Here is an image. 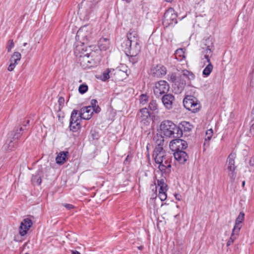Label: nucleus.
Wrapping results in <instances>:
<instances>
[{
	"instance_id": "35",
	"label": "nucleus",
	"mask_w": 254,
	"mask_h": 254,
	"mask_svg": "<svg viewBox=\"0 0 254 254\" xmlns=\"http://www.w3.org/2000/svg\"><path fill=\"white\" fill-rule=\"evenodd\" d=\"M31 181L34 184L40 185L42 182V179L38 175L33 176Z\"/></svg>"
},
{
	"instance_id": "21",
	"label": "nucleus",
	"mask_w": 254,
	"mask_h": 254,
	"mask_svg": "<svg viewBox=\"0 0 254 254\" xmlns=\"http://www.w3.org/2000/svg\"><path fill=\"white\" fill-rule=\"evenodd\" d=\"M152 74L156 77H160L167 73L166 67L162 65H157L152 69Z\"/></svg>"
},
{
	"instance_id": "34",
	"label": "nucleus",
	"mask_w": 254,
	"mask_h": 254,
	"mask_svg": "<svg viewBox=\"0 0 254 254\" xmlns=\"http://www.w3.org/2000/svg\"><path fill=\"white\" fill-rule=\"evenodd\" d=\"M238 235L239 232H236L233 230L231 237L229 240L228 241L227 245L228 246L231 245L234 242V240L237 239V237L238 236Z\"/></svg>"
},
{
	"instance_id": "39",
	"label": "nucleus",
	"mask_w": 254,
	"mask_h": 254,
	"mask_svg": "<svg viewBox=\"0 0 254 254\" xmlns=\"http://www.w3.org/2000/svg\"><path fill=\"white\" fill-rule=\"evenodd\" d=\"M140 103L144 105L146 104L148 101V97L146 94H141L140 96Z\"/></svg>"
},
{
	"instance_id": "38",
	"label": "nucleus",
	"mask_w": 254,
	"mask_h": 254,
	"mask_svg": "<svg viewBox=\"0 0 254 254\" xmlns=\"http://www.w3.org/2000/svg\"><path fill=\"white\" fill-rule=\"evenodd\" d=\"M14 44L13 40H10L8 41L6 46V49L8 52H10L11 49L14 47Z\"/></svg>"
},
{
	"instance_id": "58",
	"label": "nucleus",
	"mask_w": 254,
	"mask_h": 254,
	"mask_svg": "<svg viewBox=\"0 0 254 254\" xmlns=\"http://www.w3.org/2000/svg\"><path fill=\"white\" fill-rule=\"evenodd\" d=\"M138 249L139 250H141L142 249V246H139L138 247Z\"/></svg>"
},
{
	"instance_id": "15",
	"label": "nucleus",
	"mask_w": 254,
	"mask_h": 254,
	"mask_svg": "<svg viewBox=\"0 0 254 254\" xmlns=\"http://www.w3.org/2000/svg\"><path fill=\"white\" fill-rule=\"evenodd\" d=\"M87 43H83L77 40L74 50V54L76 57L79 56L80 55H83L86 53H89L92 51L91 49V47H89L88 49L87 47L85 46V45Z\"/></svg>"
},
{
	"instance_id": "6",
	"label": "nucleus",
	"mask_w": 254,
	"mask_h": 254,
	"mask_svg": "<svg viewBox=\"0 0 254 254\" xmlns=\"http://www.w3.org/2000/svg\"><path fill=\"white\" fill-rule=\"evenodd\" d=\"M184 77L188 78L190 80H192L194 78V75L193 73L188 70H183L181 72V74L178 76V78L176 81H175V86L177 87V92L181 93L184 89L186 81L184 79Z\"/></svg>"
},
{
	"instance_id": "18",
	"label": "nucleus",
	"mask_w": 254,
	"mask_h": 254,
	"mask_svg": "<svg viewBox=\"0 0 254 254\" xmlns=\"http://www.w3.org/2000/svg\"><path fill=\"white\" fill-rule=\"evenodd\" d=\"M121 71L119 68L114 69H108L105 72H103L101 79L103 81H106L110 78H115L117 79V78L115 76L116 74H118Z\"/></svg>"
},
{
	"instance_id": "40",
	"label": "nucleus",
	"mask_w": 254,
	"mask_h": 254,
	"mask_svg": "<svg viewBox=\"0 0 254 254\" xmlns=\"http://www.w3.org/2000/svg\"><path fill=\"white\" fill-rule=\"evenodd\" d=\"M158 196L161 201H164L167 198L166 192H160V193H158Z\"/></svg>"
},
{
	"instance_id": "45",
	"label": "nucleus",
	"mask_w": 254,
	"mask_h": 254,
	"mask_svg": "<svg viewBox=\"0 0 254 254\" xmlns=\"http://www.w3.org/2000/svg\"><path fill=\"white\" fill-rule=\"evenodd\" d=\"M118 68H119L121 69V71L118 74H120L121 72H126L127 71V67L125 65H122L121 67H118Z\"/></svg>"
},
{
	"instance_id": "49",
	"label": "nucleus",
	"mask_w": 254,
	"mask_h": 254,
	"mask_svg": "<svg viewBox=\"0 0 254 254\" xmlns=\"http://www.w3.org/2000/svg\"><path fill=\"white\" fill-rule=\"evenodd\" d=\"M97 103V101H96V100L95 99H92L91 100V107H93L94 106H97L96 105V104Z\"/></svg>"
},
{
	"instance_id": "9",
	"label": "nucleus",
	"mask_w": 254,
	"mask_h": 254,
	"mask_svg": "<svg viewBox=\"0 0 254 254\" xmlns=\"http://www.w3.org/2000/svg\"><path fill=\"white\" fill-rule=\"evenodd\" d=\"M235 158L236 155L231 153L228 156L226 163L227 172L232 182L234 181L236 177L235 172L236 167L235 165Z\"/></svg>"
},
{
	"instance_id": "12",
	"label": "nucleus",
	"mask_w": 254,
	"mask_h": 254,
	"mask_svg": "<svg viewBox=\"0 0 254 254\" xmlns=\"http://www.w3.org/2000/svg\"><path fill=\"white\" fill-rule=\"evenodd\" d=\"M78 111L73 110L71 114L70 120V129L74 132L80 128V122L81 119L77 116Z\"/></svg>"
},
{
	"instance_id": "2",
	"label": "nucleus",
	"mask_w": 254,
	"mask_h": 254,
	"mask_svg": "<svg viewBox=\"0 0 254 254\" xmlns=\"http://www.w3.org/2000/svg\"><path fill=\"white\" fill-rule=\"evenodd\" d=\"M155 162L159 164L158 168L165 174H169L171 171V157L166 153L165 151H162L161 149L158 148L153 154Z\"/></svg>"
},
{
	"instance_id": "46",
	"label": "nucleus",
	"mask_w": 254,
	"mask_h": 254,
	"mask_svg": "<svg viewBox=\"0 0 254 254\" xmlns=\"http://www.w3.org/2000/svg\"><path fill=\"white\" fill-rule=\"evenodd\" d=\"M63 205L68 210H70L74 208V206L70 204H64Z\"/></svg>"
},
{
	"instance_id": "17",
	"label": "nucleus",
	"mask_w": 254,
	"mask_h": 254,
	"mask_svg": "<svg viewBox=\"0 0 254 254\" xmlns=\"http://www.w3.org/2000/svg\"><path fill=\"white\" fill-rule=\"evenodd\" d=\"M32 225V221L29 218L22 220L19 228V234L21 237H24Z\"/></svg>"
},
{
	"instance_id": "29",
	"label": "nucleus",
	"mask_w": 254,
	"mask_h": 254,
	"mask_svg": "<svg viewBox=\"0 0 254 254\" xmlns=\"http://www.w3.org/2000/svg\"><path fill=\"white\" fill-rule=\"evenodd\" d=\"M21 58V55L20 53L18 52H14L11 57L9 62H11L12 63H15L17 64L18 62L20 61Z\"/></svg>"
},
{
	"instance_id": "54",
	"label": "nucleus",
	"mask_w": 254,
	"mask_h": 254,
	"mask_svg": "<svg viewBox=\"0 0 254 254\" xmlns=\"http://www.w3.org/2000/svg\"><path fill=\"white\" fill-rule=\"evenodd\" d=\"M167 2H171L172 1H173L174 0H165Z\"/></svg>"
},
{
	"instance_id": "55",
	"label": "nucleus",
	"mask_w": 254,
	"mask_h": 254,
	"mask_svg": "<svg viewBox=\"0 0 254 254\" xmlns=\"http://www.w3.org/2000/svg\"><path fill=\"white\" fill-rule=\"evenodd\" d=\"M253 129H254V125H253L252 126V127H251V129H250L251 131H252V130Z\"/></svg>"
},
{
	"instance_id": "47",
	"label": "nucleus",
	"mask_w": 254,
	"mask_h": 254,
	"mask_svg": "<svg viewBox=\"0 0 254 254\" xmlns=\"http://www.w3.org/2000/svg\"><path fill=\"white\" fill-rule=\"evenodd\" d=\"M58 102L60 106H63L64 102V99L62 97H60L58 100Z\"/></svg>"
},
{
	"instance_id": "3",
	"label": "nucleus",
	"mask_w": 254,
	"mask_h": 254,
	"mask_svg": "<svg viewBox=\"0 0 254 254\" xmlns=\"http://www.w3.org/2000/svg\"><path fill=\"white\" fill-rule=\"evenodd\" d=\"M78 57L81 66L84 68L96 66L101 60L100 54L95 51L86 53L83 55H80Z\"/></svg>"
},
{
	"instance_id": "51",
	"label": "nucleus",
	"mask_w": 254,
	"mask_h": 254,
	"mask_svg": "<svg viewBox=\"0 0 254 254\" xmlns=\"http://www.w3.org/2000/svg\"><path fill=\"white\" fill-rule=\"evenodd\" d=\"M251 116L253 119H254V107L253 108L252 113H251Z\"/></svg>"
},
{
	"instance_id": "19",
	"label": "nucleus",
	"mask_w": 254,
	"mask_h": 254,
	"mask_svg": "<svg viewBox=\"0 0 254 254\" xmlns=\"http://www.w3.org/2000/svg\"><path fill=\"white\" fill-rule=\"evenodd\" d=\"M93 111L91 106L82 108L79 112V117L81 119L89 120L92 116Z\"/></svg>"
},
{
	"instance_id": "36",
	"label": "nucleus",
	"mask_w": 254,
	"mask_h": 254,
	"mask_svg": "<svg viewBox=\"0 0 254 254\" xmlns=\"http://www.w3.org/2000/svg\"><path fill=\"white\" fill-rule=\"evenodd\" d=\"M149 108L151 110L155 111L157 109V104L156 101L152 100L150 102L149 104Z\"/></svg>"
},
{
	"instance_id": "22",
	"label": "nucleus",
	"mask_w": 254,
	"mask_h": 254,
	"mask_svg": "<svg viewBox=\"0 0 254 254\" xmlns=\"http://www.w3.org/2000/svg\"><path fill=\"white\" fill-rule=\"evenodd\" d=\"M244 213L241 212L236 219L235 226L233 229L234 231L239 233L240 230L242 226V224L244 220Z\"/></svg>"
},
{
	"instance_id": "30",
	"label": "nucleus",
	"mask_w": 254,
	"mask_h": 254,
	"mask_svg": "<svg viewBox=\"0 0 254 254\" xmlns=\"http://www.w3.org/2000/svg\"><path fill=\"white\" fill-rule=\"evenodd\" d=\"M208 63V64L206 65V66L205 67V68L203 70V75L205 76H208L209 75L210 73L212 72L213 66L211 64L210 61L209 62H207Z\"/></svg>"
},
{
	"instance_id": "42",
	"label": "nucleus",
	"mask_w": 254,
	"mask_h": 254,
	"mask_svg": "<svg viewBox=\"0 0 254 254\" xmlns=\"http://www.w3.org/2000/svg\"><path fill=\"white\" fill-rule=\"evenodd\" d=\"M16 65H17V64L12 63V62H10V64L8 67L7 70L9 71H12L15 68Z\"/></svg>"
},
{
	"instance_id": "52",
	"label": "nucleus",
	"mask_w": 254,
	"mask_h": 254,
	"mask_svg": "<svg viewBox=\"0 0 254 254\" xmlns=\"http://www.w3.org/2000/svg\"><path fill=\"white\" fill-rule=\"evenodd\" d=\"M72 254H80L79 252L76 251H71Z\"/></svg>"
},
{
	"instance_id": "24",
	"label": "nucleus",
	"mask_w": 254,
	"mask_h": 254,
	"mask_svg": "<svg viewBox=\"0 0 254 254\" xmlns=\"http://www.w3.org/2000/svg\"><path fill=\"white\" fill-rule=\"evenodd\" d=\"M154 140L156 144L154 151H155L158 148L161 149L162 151H165L163 149L164 137L162 135L157 134L154 137Z\"/></svg>"
},
{
	"instance_id": "43",
	"label": "nucleus",
	"mask_w": 254,
	"mask_h": 254,
	"mask_svg": "<svg viewBox=\"0 0 254 254\" xmlns=\"http://www.w3.org/2000/svg\"><path fill=\"white\" fill-rule=\"evenodd\" d=\"M92 108L93 113L94 112L96 113H98L100 112L101 109L98 105L94 106H93V107H92Z\"/></svg>"
},
{
	"instance_id": "44",
	"label": "nucleus",
	"mask_w": 254,
	"mask_h": 254,
	"mask_svg": "<svg viewBox=\"0 0 254 254\" xmlns=\"http://www.w3.org/2000/svg\"><path fill=\"white\" fill-rule=\"evenodd\" d=\"M91 135L93 139H97L98 137V133L95 130L91 131Z\"/></svg>"
},
{
	"instance_id": "11",
	"label": "nucleus",
	"mask_w": 254,
	"mask_h": 254,
	"mask_svg": "<svg viewBox=\"0 0 254 254\" xmlns=\"http://www.w3.org/2000/svg\"><path fill=\"white\" fill-rule=\"evenodd\" d=\"M162 22L164 26L166 27L174 25L177 23V14L173 8H171L166 10L164 13Z\"/></svg>"
},
{
	"instance_id": "31",
	"label": "nucleus",
	"mask_w": 254,
	"mask_h": 254,
	"mask_svg": "<svg viewBox=\"0 0 254 254\" xmlns=\"http://www.w3.org/2000/svg\"><path fill=\"white\" fill-rule=\"evenodd\" d=\"M175 56L176 59L180 61H181L183 59H185L186 57L185 49H179L177 50L175 52Z\"/></svg>"
},
{
	"instance_id": "50",
	"label": "nucleus",
	"mask_w": 254,
	"mask_h": 254,
	"mask_svg": "<svg viewBox=\"0 0 254 254\" xmlns=\"http://www.w3.org/2000/svg\"><path fill=\"white\" fill-rule=\"evenodd\" d=\"M23 240V239H20L19 238V236H15L14 237V240L17 242H21Z\"/></svg>"
},
{
	"instance_id": "25",
	"label": "nucleus",
	"mask_w": 254,
	"mask_h": 254,
	"mask_svg": "<svg viewBox=\"0 0 254 254\" xmlns=\"http://www.w3.org/2000/svg\"><path fill=\"white\" fill-rule=\"evenodd\" d=\"M68 155L67 151L60 152L56 158V163L60 165L64 164L66 161Z\"/></svg>"
},
{
	"instance_id": "53",
	"label": "nucleus",
	"mask_w": 254,
	"mask_h": 254,
	"mask_svg": "<svg viewBox=\"0 0 254 254\" xmlns=\"http://www.w3.org/2000/svg\"><path fill=\"white\" fill-rule=\"evenodd\" d=\"M133 57H131V58L129 60L130 61H132V62L133 63V64L135 63L136 62V61H134L133 58Z\"/></svg>"
},
{
	"instance_id": "23",
	"label": "nucleus",
	"mask_w": 254,
	"mask_h": 254,
	"mask_svg": "<svg viewBox=\"0 0 254 254\" xmlns=\"http://www.w3.org/2000/svg\"><path fill=\"white\" fill-rule=\"evenodd\" d=\"M175 158L181 163H184L188 159L187 154L183 151H176L174 153Z\"/></svg>"
},
{
	"instance_id": "5",
	"label": "nucleus",
	"mask_w": 254,
	"mask_h": 254,
	"mask_svg": "<svg viewBox=\"0 0 254 254\" xmlns=\"http://www.w3.org/2000/svg\"><path fill=\"white\" fill-rule=\"evenodd\" d=\"M100 0H84L81 2V6L85 10V18L88 20L93 18L96 14L97 3Z\"/></svg>"
},
{
	"instance_id": "60",
	"label": "nucleus",
	"mask_w": 254,
	"mask_h": 254,
	"mask_svg": "<svg viewBox=\"0 0 254 254\" xmlns=\"http://www.w3.org/2000/svg\"><path fill=\"white\" fill-rule=\"evenodd\" d=\"M245 182L243 181V183H242V186L244 187L245 186Z\"/></svg>"
},
{
	"instance_id": "1",
	"label": "nucleus",
	"mask_w": 254,
	"mask_h": 254,
	"mask_svg": "<svg viewBox=\"0 0 254 254\" xmlns=\"http://www.w3.org/2000/svg\"><path fill=\"white\" fill-rule=\"evenodd\" d=\"M127 37L122 44V47L127 55L135 57L140 51L138 35L135 31H132L127 33Z\"/></svg>"
},
{
	"instance_id": "20",
	"label": "nucleus",
	"mask_w": 254,
	"mask_h": 254,
	"mask_svg": "<svg viewBox=\"0 0 254 254\" xmlns=\"http://www.w3.org/2000/svg\"><path fill=\"white\" fill-rule=\"evenodd\" d=\"M175 100L174 96L170 94L164 95L162 98V101L165 108L167 109H171Z\"/></svg>"
},
{
	"instance_id": "28",
	"label": "nucleus",
	"mask_w": 254,
	"mask_h": 254,
	"mask_svg": "<svg viewBox=\"0 0 254 254\" xmlns=\"http://www.w3.org/2000/svg\"><path fill=\"white\" fill-rule=\"evenodd\" d=\"M213 134V131L212 129H208L205 133L204 138V145L208 147L209 146V142Z\"/></svg>"
},
{
	"instance_id": "7",
	"label": "nucleus",
	"mask_w": 254,
	"mask_h": 254,
	"mask_svg": "<svg viewBox=\"0 0 254 254\" xmlns=\"http://www.w3.org/2000/svg\"><path fill=\"white\" fill-rule=\"evenodd\" d=\"M92 27L86 25L80 27L77 32L76 40L83 43H87L91 37Z\"/></svg>"
},
{
	"instance_id": "62",
	"label": "nucleus",
	"mask_w": 254,
	"mask_h": 254,
	"mask_svg": "<svg viewBox=\"0 0 254 254\" xmlns=\"http://www.w3.org/2000/svg\"><path fill=\"white\" fill-rule=\"evenodd\" d=\"M20 131H21V130H22V127H21V128H20Z\"/></svg>"
},
{
	"instance_id": "16",
	"label": "nucleus",
	"mask_w": 254,
	"mask_h": 254,
	"mask_svg": "<svg viewBox=\"0 0 254 254\" xmlns=\"http://www.w3.org/2000/svg\"><path fill=\"white\" fill-rule=\"evenodd\" d=\"M137 117L140 122L145 125H148L150 122V115L146 108L140 109L137 114Z\"/></svg>"
},
{
	"instance_id": "37",
	"label": "nucleus",
	"mask_w": 254,
	"mask_h": 254,
	"mask_svg": "<svg viewBox=\"0 0 254 254\" xmlns=\"http://www.w3.org/2000/svg\"><path fill=\"white\" fill-rule=\"evenodd\" d=\"M88 90V86L86 84H82L79 86L78 91L81 94L85 93Z\"/></svg>"
},
{
	"instance_id": "56",
	"label": "nucleus",
	"mask_w": 254,
	"mask_h": 254,
	"mask_svg": "<svg viewBox=\"0 0 254 254\" xmlns=\"http://www.w3.org/2000/svg\"><path fill=\"white\" fill-rule=\"evenodd\" d=\"M176 198L178 200H180V198L179 197H178V196H179V195H176Z\"/></svg>"
},
{
	"instance_id": "33",
	"label": "nucleus",
	"mask_w": 254,
	"mask_h": 254,
	"mask_svg": "<svg viewBox=\"0 0 254 254\" xmlns=\"http://www.w3.org/2000/svg\"><path fill=\"white\" fill-rule=\"evenodd\" d=\"M181 130H182L183 129L185 131H190L192 129V126L189 122H182L181 123Z\"/></svg>"
},
{
	"instance_id": "32",
	"label": "nucleus",
	"mask_w": 254,
	"mask_h": 254,
	"mask_svg": "<svg viewBox=\"0 0 254 254\" xmlns=\"http://www.w3.org/2000/svg\"><path fill=\"white\" fill-rule=\"evenodd\" d=\"M16 143L13 140H10L8 143H5L4 145V148L5 150L8 151L12 150L15 148Z\"/></svg>"
},
{
	"instance_id": "59",
	"label": "nucleus",
	"mask_w": 254,
	"mask_h": 254,
	"mask_svg": "<svg viewBox=\"0 0 254 254\" xmlns=\"http://www.w3.org/2000/svg\"><path fill=\"white\" fill-rule=\"evenodd\" d=\"M27 43H24L23 44V46H26L27 45Z\"/></svg>"
},
{
	"instance_id": "48",
	"label": "nucleus",
	"mask_w": 254,
	"mask_h": 254,
	"mask_svg": "<svg viewBox=\"0 0 254 254\" xmlns=\"http://www.w3.org/2000/svg\"><path fill=\"white\" fill-rule=\"evenodd\" d=\"M249 164L251 166L254 165V158L253 157H251L249 158Z\"/></svg>"
},
{
	"instance_id": "14",
	"label": "nucleus",
	"mask_w": 254,
	"mask_h": 254,
	"mask_svg": "<svg viewBox=\"0 0 254 254\" xmlns=\"http://www.w3.org/2000/svg\"><path fill=\"white\" fill-rule=\"evenodd\" d=\"M169 146L170 149L174 152L179 151H183L188 146L186 141L182 139H176L170 142Z\"/></svg>"
},
{
	"instance_id": "61",
	"label": "nucleus",
	"mask_w": 254,
	"mask_h": 254,
	"mask_svg": "<svg viewBox=\"0 0 254 254\" xmlns=\"http://www.w3.org/2000/svg\"><path fill=\"white\" fill-rule=\"evenodd\" d=\"M29 120H27V121H26V123H27V124H29Z\"/></svg>"
},
{
	"instance_id": "26",
	"label": "nucleus",
	"mask_w": 254,
	"mask_h": 254,
	"mask_svg": "<svg viewBox=\"0 0 254 254\" xmlns=\"http://www.w3.org/2000/svg\"><path fill=\"white\" fill-rule=\"evenodd\" d=\"M110 45L109 39L107 38H101L98 42V47L100 50L106 51Z\"/></svg>"
},
{
	"instance_id": "8",
	"label": "nucleus",
	"mask_w": 254,
	"mask_h": 254,
	"mask_svg": "<svg viewBox=\"0 0 254 254\" xmlns=\"http://www.w3.org/2000/svg\"><path fill=\"white\" fill-rule=\"evenodd\" d=\"M184 107L188 110L193 113L198 111L201 107L200 103L194 97L188 95L185 97L183 101Z\"/></svg>"
},
{
	"instance_id": "10",
	"label": "nucleus",
	"mask_w": 254,
	"mask_h": 254,
	"mask_svg": "<svg viewBox=\"0 0 254 254\" xmlns=\"http://www.w3.org/2000/svg\"><path fill=\"white\" fill-rule=\"evenodd\" d=\"M213 47V43L212 40L209 38L206 39L202 46V55L204 56L206 62L210 61V58L212 55Z\"/></svg>"
},
{
	"instance_id": "57",
	"label": "nucleus",
	"mask_w": 254,
	"mask_h": 254,
	"mask_svg": "<svg viewBox=\"0 0 254 254\" xmlns=\"http://www.w3.org/2000/svg\"><path fill=\"white\" fill-rule=\"evenodd\" d=\"M123 0L126 1L127 2H129L131 0Z\"/></svg>"
},
{
	"instance_id": "27",
	"label": "nucleus",
	"mask_w": 254,
	"mask_h": 254,
	"mask_svg": "<svg viewBox=\"0 0 254 254\" xmlns=\"http://www.w3.org/2000/svg\"><path fill=\"white\" fill-rule=\"evenodd\" d=\"M157 185L159 188V192H166L167 191V185L165 183V181L163 179L157 180Z\"/></svg>"
},
{
	"instance_id": "13",
	"label": "nucleus",
	"mask_w": 254,
	"mask_h": 254,
	"mask_svg": "<svg viewBox=\"0 0 254 254\" xmlns=\"http://www.w3.org/2000/svg\"><path fill=\"white\" fill-rule=\"evenodd\" d=\"M169 89V85L165 80H160L155 83L154 93L156 97H159L162 94L167 93Z\"/></svg>"
},
{
	"instance_id": "63",
	"label": "nucleus",
	"mask_w": 254,
	"mask_h": 254,
	"mask_svg": "<svg viewBox=\"0 0 254 254\" xmlns=\"http://www.w3.org/2000/svg\"><path fill=\"white\" fill-rule=\"evenodd\" d=\"M25 254H27V253H26Z\"/></svg>"
},
{
	"instance_id": "41",
	"label": "nucleus",
	"mask_w": 254,
	"mask_h": 254,
	"mask_svg": "<svg viewBox=\"0 0 254 254\" xmlns=\"http://www.w3.org/2000/svg\"><path fill=\"white\" fill-rule=\"evenodd\" d=\"M178 76L174 74H172L170 75L169 80L175 84V81H177Z\"/></svg>"
},
{
	"instance_id": "4",
	"label": "nucleus",
	"mask_w": 254,
	"mask_h": 254,
	"mask_svg": "<svg viewBox=\"0 0 254 254\" xmlns=\"http://www.w3.org/2000/svg\"><path fill=\"white\" fill-rule=\"evenodd\" d=\"M160 129L161 133L167 137H179L182 135L180 127L169 120L164 121L161 123Z\"/></svg>"
}]
</instances>
